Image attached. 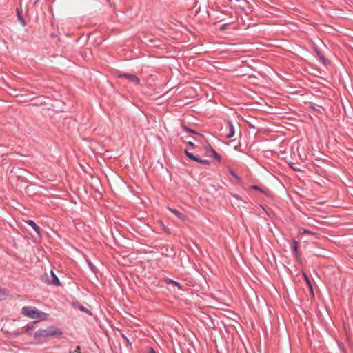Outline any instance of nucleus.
I'll return each instance as SVG.
<instances>
[{"instance_id": "3", "label": "nucleus", "mask_w": 353, "mask_h": 353, "mask_svg": "<svg viewBox=\"0 0 353 353\" xmlns=\"http://www.w3.org/2000/svg\"><path fill=\"white\" fill-rule=\"evenodd\" d=\"M119 77H124L135 84H138L139 83V79L134 74L123 73L119 74Z\"/></svg>"}, {"instance_id": "11", "label": "nucleus", "mask_w": 353, "mask_h": 353, "mask_svg": "<svg viewBox=\"0 0 353 353\" xmlns=\"http://www.w3.org/2000/svg\"><path fill=\"white\" fill-rule=\"evenodd\" d=\"M74 306L77 307L79 310L84 312L90 315H92V312L90 310L87 309L86 307L80 305L79 303H77L76 305H74Z\"/></svg>"}, {"instance_id": "26", "label": "nucleus", "mask_w": 353, "mask_h": 353, "mask_svg": "<svg viewBox=\"0 0 353 353\" xmlns=\"http://www.w3.org/2000/svg\"><path fill=\"white\" fill-rule=\"evenodd\" d=\"M161 225H162V228H163V230L165 232L170 233V229H168L163 223H161Z\"/></svg>"}, {"instance_id": "31", "label": "nucleus", "mask_w": 353, "mask_h": 353, "mask_svg": "<svg viewBox=\"0 0 353 353\" xmlns=\"http://www.w3.org/2000/svg\"><path fill=\"white\" fill-rule=\"evenodd\" d=\"M4 295H5L4 292H3V290L0 288V299H1V297H2L3 296H4Z\"/></svg>"}, {"instance_id": "9", "label": "nucleus", "mask_w": 353, "mask_h": 353, "mask_svg": "<svg viewBox=\"0 0 353 353\" xmlns=\"http://www.w3.org/2000/svg\"><path fill=\"white\" fill-rule=\"evenodd\" d=\"M184 153L185 155L190 159L191 160L197 162L199 161V157L194 155V154L190 152L187 149H185Z\"/></svg>"}, {"instance_id": "24", "label": "nucleus", "mask_w": 353, "mask_h": 353, "mask_svg": "<svg viewBox=\"0 0 353 353\" xmlns=\"http://www.w3.org/2000/svg\"><path fill=\"white\" fill-rule=\"evenodd\" d=\"M252 189L263 192V190L258 185H252Z\"/></svg>"}, {"instance_id": "14", "label": "nucleus", "mask_w": 353, "mask_h": 353, "mask_svg": "<svg viewBox=\"0 0 353 353\" xmlns=\"http://www.w3.org/2000/svg\"><path fill=\"white\" fill-rule=\"evenodd\" d=\"M182 128L186 132H190L192 134H199V135H201L202 136L201 134H199V132L194 131V130H192L191 128H188V126L186 125H182Z\"/></svg>"}, {"instance_id": "8", "label": "nucleus", "mask_w": 353, "mask_h": 353, "mask_svg": "<svg viewBox=\"0 0 353 353\" xmlns=\"http://www.w3.org/2000/svg\"><path fill=\"white\" fill-rule=\"evenodd\" d=\"M26 223L32 228V229L35 231L37 234L40 233V228L39 225L36 224V223L34 221L28 220Z\"/></svg>"}, {"instance_id": "25", "label": "nucleus", "mask_w": 353, "mask_h": 353, "mask_svg": "<svg viewBox=\"0 0 353 353\" xmlns=\"http://www.w3.org/2000/svg\"><path fill=\"white\" fill-rule=\"evenodd\" d=\"M228 26V23H223L222 24L220 28H219V30H224L226 29L227 26Z\"/></svg>"}, {"instance_id": "17", "label": "nucleus", "mask_w": 353, "mask_h": 353, "mask_svg": "<svg viewBox=\"0 0 353 353\" xmlns=\"http://www.w3.org/2000/svg\"><path fill=\"white\" fill-rule=\"evenodd\" d=\"M228 172H230V174L233 176L234 177L236 180L239 181L240 180V178L239 177V176L235 173V172L230 168V167H228Z\"/></svg>"}, {"instance_id": "30", "label": "nucleus", "mask_w": 353, "mask_h": 353, "mask_svg": "<svg viewBox=\"0 0 353 353\" xmlns=\"http://www.w3.org/2000/svg\"><path fill=\"white\" fill-rule=\"evenodd\" d=\"M188 145L190 147H192V148H194L195 147V145L194 143L192 142V141H189L188 142Z\"/></svg>"}, {"instance_id": "28", "label": "nucleus", "mask_w": 353, "mask_h": 353, "mask_svg": "<svg viewBox=\"0 0 353 353\" xmlns=\"http://www.w3.org/2000/svg\"><path fill=\"white\" fill-rule=\"evenodd\" d=\"M232 196L234 198H235L236 199H237V200H241V197L239 195L236 194H233Z\"/></svg>"}, {"instance_id": "21", "label": "nucleus", "mask_w": 353, "mask_h": 353, "mask_svg": "<svg viewBox=\"0 0 353 353\" xmlns=\"http://www.w3.org/2000/svg\"><path fill=\"white\" fill-rule=\"evenodd\" d=\"M197 162H199L201 164H203V165H210V161L206 159H201L199 158V161Z\"/></svg>"}, {"instance_id": "29", "label": "nucleus", "mask_w": 353, "mask_h": 353, "mask_svg": "<svg viewBox=\"0 0 353 353\" xmlns=\"http://www.w3.org/2000/svg\"><path fill=\"white\" fill-rule=\"evenodd\" d=\"M311 108H312V109L314 111H315V112H321V111H320V110H319V108H317L314 107V106H312Z\"/></svg>"}, {"instance_id": "6", "label": "nucleus", "mask_w": 353, "mask_h": 353, "mask_svg": "<svg viewBox=\"0 0 353 353\" xmlns=\"http://www.w3.org/2000/svg\"><path fill=\"white\" fill-rule=\"evenodd\" d=\"M228 127L229 128V133L226 134L227 139H231L234 136L235 131H234V127L233 125V123L231 121H228L227 122Z\"/></svg>"}, {"instance_id": "22", "label": "nucleus", "mask_w": 353, "mask_h": 353, "mask_svg": "<svg viewBox=\"0 0 353 353\" xmlns=\"http://www.w3.org/2000/svg\"><path fill=\"white\" fill-rule=\"evenodd\" d=\"M303 275H304V278L305 279V281L307 282V283L309 285V287L312 289V284H311V282H310L308 276L305 274H303Z\"/></svg>"}, {"instance_id": "16", "label": "nucleus", "mask_w": 353, "mask_h": 353, "mask_svg": "<svg viewBox=\"0 0 353 353\" xmlns=\"http://www.w3.org/2000/svg\"><path fill=\"white\" fill-rule=\"evenodd\" d=\"M17 17H18V19L20 21L21 23L22 24L23 26H26V22L23 18V16L21 14V12H19V10H17Z\"/></svg>"}, {"instance_id": "10", "label": "nucleus", "mask_w": 353, "mask_h": 353, "mask_svg": "<svg viewBox=\"0 0 353 353\" xmlns=\"http://www.w3.org/2000/svg\"><path fill=\"white\" fill-rule=\"evenodd\" d=\"M316 52L319 59H321L325 65L329 63V61L325 57V56L323 54V53L321 52L320 50L316 49Z\"/></svg>"}, {"instance_id": "15", "label": "nucleus", "mask_w": 353, "mask_h": 353, "mask_svg": "<svg viewBox=\"0 0 353 353\" xmlns=\"http://www.w3.org/2000/svg\"><path fill=\"white\" fill-rule=\"evenodd\" d=\"M211 154H212L211 157L214 159H215L217 161H221V156L215 150H213V152H212Z\"/></svg>"}, {"instance_id": "4", "label": "nucleus", "mask_w": 353, "mask_h": 353, "mask_svg": "<svg viewBox=\"0 0 353 353\" xmlns=\"http://www.w3.org/2000/svg\"><path fill=\"white\" fill-rule=\"evenodd\" d=\"M167 209L171 212L172 213L174 216H176L178 219L182 220V221H184L186 218L185 215L178 211L176 209H173L170 207H168Z\"/></svg>"}, {"instance_id": "19", "label": "nucleus", "mask_w": 353, "mask_h": 353, "mask_svg": "<svg viewBox=\"0 0 353 353\" xmlns=\"http://www.w3.org/2000/svg\"><path fill=\"white\" fill-rule=\"evenodd\" d=\"M204 149L206 152H213L214 148L212 147V145L210 144V143H208L206 144L205 146H204Z\"/></svg>"}, {"instance_id": "23", "label": "nucleus", "mask_w": 353, "mask_h": 353, "mask_svg": "<svg viewBox=\"0 0 353 353\" xmlns=\"http://www.w3.org/2000/svg\"><path fill=\"white\" fill-rule=\"evenodd\" d=\"M69 353H81L80 346H77L74 350H70Z\"/></svg>"}, {"instance_id": "7", "label": "nucleus", "mask_w": 353, "mask_h": 353, "mask_svg": "<svg viewBox=\"0 0 353 353\" xmlns=\"http://www.w3.org/2000/svg\"><path fill=\"white\" fill-rule=\"evenodd\" d=\"M48 329H49V333L50 334V336H61L63 334L62 331L59 328H56L54 327H49Z\"/></svg>"}, {"instance_id": "18", "label": "nucleus", "mask_w": 353, "mask_h": 353, "mask_svg": "<svg viewBox=\"0 0 353 353\" xmlns=\"http://www.w3.org/2000/svg\"><path fill=\"white\" fill-rule=\"evenodd\" d=\"M87 263H88V267H89L90 270L92 272L95 273L97 272V268H95L94 264L90 260H88Z\"/></svg>"}, {"instance_id": "20", "label": "nucleus", "mask_w": 353, "mask_h": 353, "mask_svg": "<svg viewBox=\"0 0 353 353\" xmlns=\"http://www.w3.org/2000/svg\"><path fill=\"white\" fill-rule=\"evenodd\" d=\"M293 250L295 253V254H297L298 253V243H297V241H293Z\"/></svg>"}, {"instance_id": "2", "label": "nucleus", "mask_w": 353, "mask_h": 353, "mask_svg": "<svg viewBox=\"0 0 353 353\" xmlns=\"http://www.w3.org/2000/svg\"><path fill=\"white\" fill-rule=\"evenodd\" d=\"M34 337L35 339L37 340H41L50 337V334L49 333L48 327L47 329H40L36 331L34 334Z\"/></svg>"}, {"instance_id": "33", "label": "nucleus", "mask_w": 353, "mask_h": 353, "mask_svg": "<svg viewBox=\"0 0 353 353\" xmlns=\"http://www.w3.org/2000/svg\"><path fill=\"white\" fill-rule=\"evenodd\" d=\"M123 338H125L126 339V341L128 342V339L126 338V336L125 335H123Z\"/></svg>"}, {"instance_id": "1", "label": "nucleus", "mask_w": 353, "mask_h": 353, "mask_svg": "<svg viewBox=\"0 0 353 353\" xmlns=\"http://www.w3.org/2000/svg\"><path fill=\"white\" fill-rule=\"evenodd\" d=\"M21 313L31 319H41L46 314L32 306H25L21 309Z\"/></svg>"}, {"instance_id": "5", "label": "nucleus", "mask_w": 353, "mask_h": 353, "mask_svg": "<svg viewBox=\"0 0 353 353\" xmlns=\"http://www.w3.org/2000/svg\"><path fill=\"white\" fill-rule=\"evenodd\" d=\"M50 274H51V279L49 280L48 283L51 285H54L56 286L60 285L61 282H60L59 278L57 276V275L54 273V272L52 270H51Z\"/></svg>"}, {"instance_id": "13", "label": "nucleus", "mask_w": 353, "mask_h": 353, "mask_svg": "<svg viewBox=\"0 0 353 353\" xmlns=\"http://www.w3.org/2000/svg\"><path fill=\"white\" fill-rule=\"evenodd\" d=\"M166 283L168 284H173L174 285L176 286L179 289H181V284L179 282L176 281H174V280H172L171 279H166Z\"/></svg>"}, {"instance_id": "27", "label": "nucleus", "mask_w": 353, "mask_h": 353, "mask_svg": "<svg viewBox=\"0 0 353 353\" xmlns=\"http://www.w3.org/2000/svg\"><path fill=\"white\" fill-rule=\"evenodd\" d=\"M301 233L302 234H311L312 232L308 230L303 229Z\"/></svg>"}, {"instance_id": "32", "label": "nucleus", "mask_w": 353, "mask_h": 353, "mask_svg": "<svg viewBox=\"0 0 353 353\" xmlns=\"http://www.w3.org/2000/svg\"><path fill=\"white\" fill-rule=\"evenodd\" d=\"M150 353H155L154 350V349H152V348H150Z\"/></svg>"}, {"instance_id": "12", "label": "nucleus", "mask_w": 353, "mask_h": 353, "mask_svg": "<svg viewBox=\"0 0 353 353\" xmlns=\"http://www.w3.org/2000/svg\"><path fill=\"white\" fill-rule=\"evenodd\" d=\"M289 165L294 171H302V169L299 167V165L296 163L290 162Z\"/></svg>"}]
</instances>
